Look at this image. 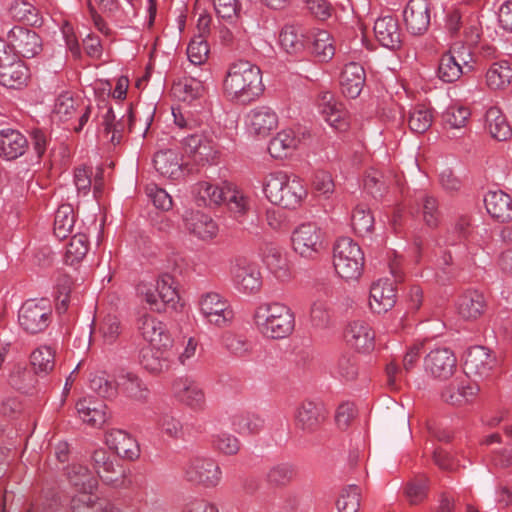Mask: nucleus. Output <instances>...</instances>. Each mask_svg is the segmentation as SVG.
Returning a JSON list of instances; mask_svg holds the SVG:
<instances>
[{"label": "nucleus", "instance_id": "28", "mask_svg": "<svg viewBox=\"0 0 512 512\" xmlns=\"http://www.w3.org/2000/svg\"><path fill=\"white\" fill-rule=\"evenodd\" d=\"M172 347H153L142 351L140 363L142 367L152 374L168 371L173 358Z\"/></svg>", "mask_w": 512, "mask_h": 512}, {"label": "nucleus", "instance_id": "6", "mask_svg": "<svg viewBox=\"0 0 512 512\" xmlns=\"http://www.w3.org/2000/svg\"><path fill=\"white\" fill-rule=\"evenodd\" d=\"M182 472L186 481L206 488L216 487L222 479L221 468L211 457L190 458L184 463Z\"/></svg>", "mask_w": 512, "mask_h": 512}, {"label": "nucleus", "instance_id": "32", "mask_svg": "<svg viewBox=\"0 0 512 512\" xmlns=\"http://www.w3.org/2000/svg\"><path fill=\"white\" fill-rule=\"evenodd\" d=\"M28 148L26 137L18 130H0V157L14 160L22 156Z\"/></svg>", "mask_w": 512, "mask_h": 512}, {"label": "nucleus", "instance_id": "54", "mask_svg": "<svg viewBox=\"0 0 512 512\" xmlns=\"http://www.w3.org/2000/svg\"><path fill=\"white\" fill-rule=\"evenodd\" d=\"M89 249L88 238L83 233L74 235L66 248L65 261L66 263L73 265L81 261L87 254Z\"/></svg>", "mask_w": 512, "mask_h": 512}, {"label": "nucleus", "instance_id": "20", "mask_svg": "<svg viewBox=\"0 0 512 512\" xmlns=\"http://www.w3.org/2000/svg\"><path fill=\"white\" fill-rule=\"evenodd\" d=\"M278 126L276 112L268 106L251 109L245 116V127L250 135L267 137Z\"/></svg>", "mask_w": 512, "mask_h": 512}, {"label": "nucleus", "instance_id": "23", "mask_svg": "<svg viewBox=\"0 0 512 512\" xmlns=\"http://www.w3.org/2000/svg\"><path fill=\"white\" fill-rule=\"evenodd\" d=\"M396 303L394 282L384 278L374 282L370 288L369 305L373 312L381 314L389 311Z\"/></svg>", "mask_w": 512, "mask_h": 512}, {"label": "nucleus", "instance_id": "49", "mask_svg": "<svg viewBox=\"0 0 512 512\" xmlns=\"http://www.w3.org/2000/svg\"><path fill=\"white\" fill-rule=\"evenodd\" d=\"M75 224V214L69 204L61 205L54 219V234L59 239L66 238L72 231Z\"/></svg>", "mask_w": 512, "mask_h": 512}, {"label": "nucleus", "instance_id": "5", "mask_svg": "<svg viewBox=\"0 0 512 512\" xmlns=\"http://www.w3.org/2000/svg\"><path fill=\"white\" fill-rule=\"evenodd\" d=\"M364 253L357 242L349 237L339 238L333 246V266L342 279L358 280L364 268Z\"/></svg>", "mask_w": 512, "mask_h": 512}, {"label": "nucleus", "instance_id": "13", "mask_svg": "<svg viewBox=\"0 0 512 512\" xmlns=\"http://www.w3.org/2000/svg\"><path fill=\"white\" fill-rule=\"evenodd\" d=\"M137 331L153 347H172L173 339L167 325L155 316L144 313L137 320Z\"/></svg>", "mask_w": 512, "mask_h": 512}, {"label": "nucleus", "instance_id": "34", "mask_svg": "<svg viewBox=\"0 0 512 512\" xmlns=\"http://www.w3.org/2000/svg\"><path fill=\"white\" fill-rule=\"evenodd\" d=\"M487 212L500 222L512 219V199L501 190L488 191L484 197Z\"/></svg>", "mask_w": 512, "mask_h": 512}, {"label": "nucleus", "instance_id": "40", "mask_svg": "<svg viewBox=\"0 0 512 512\" xmlns=\"http://www.w3.org/2000/svg\"><path fill=\"white\" fill-rule=\"evenodd\" d=\"M305 33L301 27L286 25L279 34V44L288 54H298L305 49Z\"/></svg>", "mask_w": 512, "mask_h": 512}, {"label": "nucleus", "instance_id": "63", "mask_svg": "<svg viewBox=\"0 0 512 512\" xmlns=\"http://www.w3.org/2000/svg\"><path fill=\"white\" fill-rule=\"evenodd\" d=\"M9 381L16 389L28 393L33 387L34 376L24 366L17 365L11 372Z\"/></svg>", "mask_w": 512, "mask_h": 512}, {"label": "nucleus", "instance_id": "21", "mask_svg": "<svg viewBox=\"0 0 512 512\" xmlns=\"http://www.w3.org/2000/svg\"><path fill=\"white\" fill-rule=\"evenodd\" d=\"M407 30L413 35L424 34L430 25L431 12L427 0H409L403 11Z\"/></svg>", "mask_w": 512, "mask_h": 512}, {"label": "nucleus", "instance_id": "39", "mask_svg": "<svg viewBox=\"0 0 512 512\" xmlns=\"http://www.w3.org/2000/svg\"><path fill=\"white\" fill-rule=\"evenodd\" d=\"M231 425L233 430L240 435H253L263 430L265 420L256 413H237L232 416Z\"/></svg>", "mask_w": 512, "mask_h": 512}, {"label": "nucleus", "instance_id": "44", "mask_svg": "<svg viewBox=\"0 0 512 512\" xmlns=\"http://www.w3.org/2000/svg\"><path fill=\"white\" fill-rule=\"evenodd\" d=\"M312 54L320 62H329L335 55L334 39L326 30H318L313 34Z\"/></svg>", "mask_w": 512, "mask_h": 512}, {"label": "nucleus", "instance_id": "42", "mask_svg": "<svg viewBox=\"0 0 512 512\" xmlns=\"http://www.w3.org/2000/svg\"><path fill=\"white\" fill-rule=\"evenodd\" d=\"M512 81V65L508 61L493 63L486 72V84L492 90L506 88Z\"/></svg>", "mask_w": 512, "mask_h": 512}, {"label": "nucleus", "instance_id": "47", "mask_svg": "<svg viewBox=\"0 0 512 512\" xmlns=\"http://www.w3.org/2000/svg\"><path fill=\"white\" fill-rule=\"evenodd\" d=\"M416 203L418 207L417 211L421 214L425 224L430 227L437 226L441 218L437 199L432 195L420 193Z\"/></svg>", "mask_w": 512, "mask_h": 512}, {"label": "nucleus", "instance_id": "11", "mask_svg": "<svg viewBox=\"0 0 512 512\" xmlns=\"http://www.w3.org/2000/svg\"><path fill=\"white\" fill-rule=\"evenodd\" d=\"M200 313L211 325L223 328L228 326L234 312L228 300L215 292L204 294L199 301Z\"/></svg>", "mask_w": 512, "mask_h": 512}, {"label": "nucleus", "instance_id": "15", "mask_svg": "<svg viewBox=\"0 0 512 512\" xmlns=\"http://www.w3.org/2000/svg\"><path fill=\"white\" fill-rule=\"evenodd\" d=\"M479 390V386L465 375L456 377L449 384L445 385L441 390L440 396L445 403L453 406H462L472 402Z\"/></svg>", "mask_w": 512, "mask_h": 512}, {"label": "nucleus", "instance_id": "16", "mask_svg": "<svg viewBox=\"0 0 512 512\" xmlns=\"http://www.w3.org/2000/svg\"><path fill=\"white\" fill-rule=\"evenodd\" d=\"M7 39L13 52L25 58H33L42 50V41L39 35L22 26H14L8 30Z\"/></svg>", "mask_w": 512, "mask_h": 512}, {"label": "nucleus", "instance_id": "17", "mask_svg": "<svg viewBox=\"0 0 512 512\" xmlns=\"http://www.w3.org/2000/svg\"><path fill=\"white\" fill-rule=\"evenodd\" d=\"M172 395L181 404L192 410L200 411L205 408L206 398L203 389L194 380L180 377L172 383Z\"/></svg>", "mask_w": 512, "mask_h": 512}, {"label": "nucleus", "instance_id": "58", "mask_svg": "<svg viewBox=\"0 0 512 512\" xmlns=\"http://www.w3.org/2000/svg\"><path fill=\"white\" fill-rule=\"evenodd\" d=\"M208 54L209 45L201 35L191 39L187 47V57L192 64H204L208 58Z\"/></svg>", "mask_w": 512, "mask_h": 512}, {"label": "nucleus", "instance_id": "3", "mask_svg": "<svg viewBox=\"0 0 512 512\" xmlns=\"http://www.w3.org/2000/svg\"><path fill=\"white\" fill-rule=\"evenodd\" d=\"M253 322L260 334L271 339H283L295 327L294 313L290 307L278 301L259 303L253 313Z\"/></svg>", "mask_w": 512, "mask_h": 512}, {"label": "nucleus", "instance_id": "2", "mask_svg": "<svg viewBox=\"0 0 512 512\" xmlns=\"http://www.w3.org/2000/svg\"><path fill=\"white\" fill-rule=\"evenodd\" d=\"M223 89L233 100L242 103L255 100L264 89L260 68L246 60L233 62L223 80Z\"/></svg>", "mask_w": 512, "mask_h": 512}, {"label": "nucleus", "instance_id": "48", "mask_svg": "<svg viewBox=\"0 0 512 512\" xmlns=\"http://www.w3.org/2000/svg\"><path fill=\"white\" fill-rule=\"evenodd\" d=\"M196 78H185L180 80L173 86V94L181 101H192L200 96L205 91L204 82L207 81Z\"/></svg>", "mask_w": 512, "mask_h": 512}, {"label": "nucleus", "instance_id": "30", "mask_svg": "<svg viewBox=\"0 0 512 512\" xmlns=\"http://www.w3.org/2000/svg\"><path fill=\"white\" fill-rule=\"evenodd\" d=\"M76 409L79 418L93 427L102 426L108 418L107 406L102 400L83 398L77 402Z\"/></svg>", "mask_w": 512, "mask_h": 512}, {"label": "nucleus", "instance_id": "36", "mask_svg": "<svg viewBox=\"0 0 512 512\" xmlns=\"http://www.w3.org/2000/svg\"><path fill=\"white\" fill-rule=\"evenodd\" d=\"M300 137L293 129H283L268 144V152L275 159L286 158L298 147Z\"/></svg>", "mask_w": 512, "mask_h": 512}, {"label": "nucleus", "instance_id": "10", "mask_svg": "<svg viewBox=\"0 0 512 512\" xmlns=\"http://www.w3.org/2000/svg\"><path fill=\"white\" fill-rule=\"evenodd\" d=\"M51 316L52 309L47 300H27L19 310L18 322L27 333L36 334L49 326Z\"/></svg>", "mask_w": 512, "mask_h": 512}, {"label": "nucleus", "instance_id": "1", "mask_svg": "<svg viewBox=\"0 0 512 512\" xmlns=\"http://www.w3.org/2000/svg\"><path fill=\"white\" fill-rule=\"evenodd\" d=\"M262 191L273 205L285 209H296L307 197L302 179L285 170H274L263 176Z\"/></svg>", "mask_w": 512, "mask_h": 512}, {"label": "nucleus", "instance_id": "33", "mask_svg": "<svg viewBox=\"0 0 512 512\" xmlns=\"http://www.w3.org/2000/svg\"><path fill=\"white\" fill-rule=\"evenodd\" d=\"M340 84L344 95L352 99L358 97L365 84L364 68L355 62L346 64L340 76Z\"/></svg>", "mask_w": 512, "mask_h": 512}, {"label": "nucleus", "instance_id": "46", "mask_svg": "<svg viewBox=\"0 0 512 512\" xmlns=\"http://www.w3.org/2000/svg\"><path fill=\"white\" fill-rule=\"evenodd\" d=\"M117 385L123 389L128 397L136 401L145 402L148 399V388L139 377L132 373L120 375Z\"/></svg>", "mask_w": 512, "mask_h": 512}, {"label": "nucleus", "instance_id": "18", "mask_svg": "<svg viewBox=\"0 0 512 512\" xmlns=\"http://www.w3.org/2000/svg\"><path fill=\"white\" fill-rule=\"evenodd\" d=\"M182 148L196 162H214L218 150L213 139L204 132H196L182 139Z\"/></svg>", "mask_w": 512, "mask_h": 512}, {"label": "nucleus", "instance_id": "22", "mask_svg": "<svg viewBox=\"0 0 512 512\" xmlns=\"http://www.w3.org/2000/svg\"><path fill=\"white\" fill-rule=\"evenodd\" d=\"M95 471L99 478L113 487H118L124 479V470L115 457H112L106 450H95L92 456Z\"/></svg>", "mask_w": 512, "mask_h": 512}, {"label": "nucleus", "instance_id": "38", "mask_svg": "<svg viewBox=\"0 0 512 512\" xmlns=\"http://www.w3.org/2000/svg\"><path fill=\"white\" fill-rule=\"evenodd\" d=\"M77 494L72 497L71 508L73 512H114V507L99 500L93 491L76 489Z\"/></svg>", "mask_w": 512, "mask_h": 512}, {"label": "nucleus", "instance_id": "50", "mask_svg": "<svg viewBox=\"0 0 512 512\" xmlns=\"http://www.w3.org/2000/svg\"><path fill=\"white\" fill-rule=\"evenodd\" d=\"M351 226L357 235L370 236L374 228V216L368 208L359 205L352 212Z\"/></svg>", "mask_w": 512, "mask_h": 512}, {"label": "nucleus", "instance_id": "62", "mask_svg": "<svg viewBox=\"0 0 512 512\" xmlns=\"http://www.w3.org/2000/svg\"><path fill=\"white\" fill-rule=\"evenodd\" d=\"M339 512H357L360 507V491L355 485L343 491L337 501Z\"/></svg>", "mask_w": 512, "mask_h": 512}, {"label": "nucleus", "instance_id": "52", "mask_svg": "<svg viewBox=\"0 0 512 512\" xmlns=\"http://www.w3.org/2000/svg\"><path fill=\"white\" fill-rule=\"evenodd\" d=\"M229 210L235 216H243L250 209V197L231 183L226 185V200Z\"/></svg>", "mask_w": 512, "mask_h": 512}, {"label": "nucleus", "instance_id": "27", "mask_svg": "<svg viewBox=\"0 0 512 512\" xmlns=\"http://www.w3.org/2000/svg\"><path fill=\"white\" fill-rule=\"evenodd\" d=\"M374 34L377 41L390 50L401 46V32L396 18L387 15L379 17L374 23Z\"/></svg>", "mask_w": 512, "mask_h": 512}, {"label": "nucleus", "instance_id": "9", "mask_svg": "<svg viewBox=\"0 0 512 512\" xmlns=\"http://www.w3.org/2000/svg\"><path fill=\"white\" fill-rule=\"evenodd\" d=\"M473 57L470 49L462 44H455L442 55L438 66V77L445 83L457 81L465 68L471 69Z\"/></svg>", "mask_w": 512, "mask_h": 512}, {"label": "nucleus", "instance_id": "43", "mask_svg": "<svg viewBox=\"0 0 512 512\" xmlns=\"http://www.w3.org/2000/svg\"><path fill=\"white\" fill-rule=\"evenodd\" d=\"M27 78L28 68L16 58L0 70V84L8 88L20 87L26 82Z\"/></svg>", "mask_w": 512, "mask_h": 512}, {"label": "nucleus", "instance_id": "61", "mask_svg": "<svg viewBox=\"0 0 512 512\" xmlns=\"http://www.w3.org/2000/svg\"><path fill=\"white\" fill-rule=\"evenodd\" d=\"M117 386V383L110 380L106 373L96 374L90 379V388L104 398L115 396Z\"/></svg>", "mask_w": 512, "mask_h": 512}, {"label": "nucleus", "instance_id": "24", "mask_svg": "<svg viewBox=\"0 0 512 512\" xmlns=\"http://www.w3.org/2000/svg\"><path fill=\"white\" fill-rule=\"evenodd\" d=\"M185 229L201 240H211L218 233L216 222L199 210H188L183 215Z\"/></svg>", "mask_w": 512, "mask_h": 512}, {"label": "nucleus", "instance_id": "51", "mask_svg": "<svg viewBox=\"0 0 512 512\" xmlns=\"http://www.w3.org/2000/svg\"><path fill=\"white\" fill-rule=\"evenodd\" d=\"M31 364L36 373L47 374L55 366V350L48 345H42L31 353Z\"/></svg>", "mask_w": 512, "mask_h": 512}, {"label": "nucleus", "instance_id": "25", "mask_svg": "<svg viewBox=\"0 0 512 512\" xmlns=\"http://www.w3.org/2000/svg\"><path fill=\"white\" fill-rule=\"evenodd\" d=\"M106 445L119 457L127 460H135L140 456V448L137 441L126 431L112 429L105 436Z\"/></svg>", "mask_w": 512, "mask_h": 512}, {"label": "nucleus", "instance_id": "31", "mask_svg": "<svg viewBox=\"0 0 512 512\" xmlns=\"http://www.w3.org/2000/svg\"><path fill=\"white\" fill-rule=\"evenodd\" d=\"M484 295L477 290H467L458 297L456 310L464 320H476L485 311Z\"/></svg>", "mask_w": 512, "mask_h": 512}, {"label": "nucleus", "instance_id": "26", "mask_svg": "<svg viewBox=\"0 0 512 512\" xmlns=\"http://www.w3.org/2000/svg\"><path fill=\"white\" fill-rule=\"evenodd\" d=\"M153 164L155 170L164 178L178 181L185 175L182 159L174 150L158 151L154 155Z\"/></svg>", "mask_w": 512, "mask_h": 512}, {"label": "nucleus", "instance_id": "37", "mask_svg": "<svg viewBox=\"0 0 512 512\" xmlns=\"http://www.w3.org/2000/svg\"><path fill=\"white\" fill-rule=\"evenodd\" d=\"M226 185H228L227 182L218 185L201 181L195 184L193 194L197 201L205 206L220 205L226 200Z\"/></svg>", "mask_w": 512, "mask_h": 512}, {"label": "nucleus", "instance_id": "56", "mask_svg": "<svg viewBox=\"0 0 512 512\" xmlns=\"http://www.w3.org/2000/svg\"><path fill=\"white\" fill-rule=\"evenodd\" d=\"M295 476V468L292 464L284 462L270 467L266 474L267 481L275 486L287 485Z\"/></svg>", "mask_w": 512, "mask_h": 512}, {"label": "nucleus", "instance_id": "57", "mask_svg": "<svg viewBox=\"0 0 512 512\" xmlns=\"http://www.w3.org/2000/svg\"><path fill=\"white\" fill-rule=\"evenodd\" d=\"M471 116L470 109L462 105H451L443 113L444 123L453 129H460L466 126Z\"/></svg>", "mask_w": 512, "mask_h": 512}, {"label": "nucleus", "instance_id": "19", "mask_svg": "<svg viewBox=\"0 0 512 512\" xmlns=\"http://www.w3.org/2000/svg\"><path fill=\"white\" fill-rule=\"evenodd\" d=\"M317 108L323 119L335 130L344 131L348 127L347 112L330 91H321L317 97Z\"/></svg>", "mask_w": 512, "mask_h": 512}, {"label": "nucleus", "instance_id": "29", "mask_svg": "<svg viewBox=\"0 0 512 512\" xmlns=\"http://www.w3.org/2000/svg\"><path fill=\"white\" fill-rule=\"evenodd\" d=\"M348 343L360 352H369L375 345V333L364 320L352 321L346 332Z\"/></svg>", "mask_w": 512, "mask_h": 512}, {"label": "nucleus", "instance_id": "59", "mask_svg": "<svg viewBox=\"0 0 512 512\" xmlns=\"http://www.w3.org/2000/svg\"><path fill=\"white\" fill-rule=\"evenodd\" d=\"M12 17L31 25L38 23V10L32 4L25 1H15L10 7Z\"/></svg>", "mask_w": 512, "mask_h": 512}, {"label": "nucleus", "instance_id": "35", "mask_svg": "<svg viewBox=\"0 0 512 512\" xmlns=\"http://www.w3.org/2000/svg\"><path fill=\"white\" fill-rule=\"evenodd\" d=\"M324 417V410L321 405L304 401L295 412V423L301 430L311 432L321 424Z\"/></svg>", "mask_w": 512, "mask_h": 512}, {"label": "nucleus", "instance_id": "7", "mask_svg": "<svg viewBox=\"0 0 512 512\" xmlns=\"http://www.w3.org/2000/svg\"><path fill=\"white\" fill-rule=\"evenodd\" d=\"M230 277L234 288L243 294H254L262 286V276L256 261L245 257H235L230 265Z\"/></svg>", "mask_w": 512, "mask_h": 512}, {"label": "nucleus", "instance_id": "41", "mask_svg": "<svg viewBox=\"0 0 512 512\" xmlns=\"http://www.w3.org/2000/svg\"><path fill=\"white\" fill-rule=\"evenodd\" d=\"M485 118L486 127L493 138L505 141L511 136L512 129L499 108L490 107L486 111Z\"/></svg>", "mask_w": 512, "mask_h": 512}, {"label": "nucleus", "instance_id": "12", "mask_svg": "<svg viewBox=\"0 0 512 512\" xmlns=\"http://www.w3.org/2000/svg\"><path fill=\"white\" fill-rule=\"evenodd\" d=\"M426 372L438 381H446L457 370V359L453 351L445 348H435L424 358Z\"/></svg>", "mask_w": 512, "mask_h": 512}, {"label": "nucleus", "instance_id": "8", "mask_svg": "<svg viewBox=\"0 0 512 512\" xmlns=\"http://www.w3.org/2000/svg\"><path fill=\"white\" fill-rule=\"evenodd\" d=\"M291 239L294 251L304 258L313 259L325 249V233L314 222L298 225Z\"/></svg>", "mask_w": 512, "mask_h": 512}, {"label": "nucleus", "instance_id": "45", "mask_svg": "<svg viewBox=\"0 0 512 512\" xmlns=\"http://www.w3.org/2000/svg\"><path fill=\"white\" fill-rule=\"evenodd\" d=\"M70 484L76 489L93 491L97 486V480L92 472L82 464H72L66 469Z\"/></svg>", "mask_w": 512, "mask_h": 512}, {"label": "nucleus", "instance_id": "55", "mask_svg": "<svg viewBox=\"0 0 512 512\" xmlns=\"http://www.w3.org/2000/svg\"><path fill=\"white\" fill-rule=\"evenodd\" d=\"M77 108H79L78 102L69 92H65L56 98L53 115L58 118L59 121H68L73 117Z\"/></svg>", "mask_w": 512, "mask_h": 512}, {"label": "nucleus", "instance_id": "14", "mask_svg": "<svg viewBox=\"0 0 512 512\" xmlns=\"http://www.w3.org/2000/svg\"><path fill=\"white\" fill-rule=\"evenodd\" d=\"M496 366V358L483 346L471 347L465 356L464 372L467 377L484 379L491 375Z\"/></svg>", "mask_w": 512, "mask_h": 512}, {"label": "nucleus", "instance_id": "60", "mask_svg": "<svg viewBox=\"0 0 512 512\" xmlns=\"http://www.w3.org/2000/svg\"><path fill=\"white\" fill-rule=\"evenodd\" d=\"M99 334L105 344H113L121 334L119 319L114 315H107L99 325Z\"/></svg>", "mask_w": 512, "mask_h": 512}, {"label": "nucleus", "instance_id": "64", "mask_svg": "<svg viewBox=\"0 0 512 512\" xmlns=\"http://www.w3.org/2000/svg\"><path fill=\"white\" fill-rule=\"evenodd\" d=\"M222 343L227 351L236 356H243L250 350V343L245 337L231 332L223 335Z\"/></svg>", "mask_w": 512, "mask_h": 512}, {"label": "nucleus", "instance_id": "4", "mask_svg": "<svg viewBox=\"0 0 512 512\" xmlns=\"http://www.w3.org/2000/svg\"><path fill=\"white\" fill-rule=\"evenodd\" d=\"M137 291L153 312L162 313L166 309L178 308L180 297L175 279L170 274L161 275L155 283L141 282Z\"/></svg>", "mask_w": 512, "mask_h": 512}, {"label": "nucleus", "instance_id": "53", "mask_svg": "<svg viewBox=\"0 0 512 512\" xmlns=\"http://www.w3.org/2000/svg\"><path fill=\"white\" fill-rule=\"evenodd\" d=\"M434 115L432 110L424 105L415 106L408 117V125L414 133H424L432 125Z\"/></svg>", "mask_w": 512, "mask_h": 512}]
</instances>
